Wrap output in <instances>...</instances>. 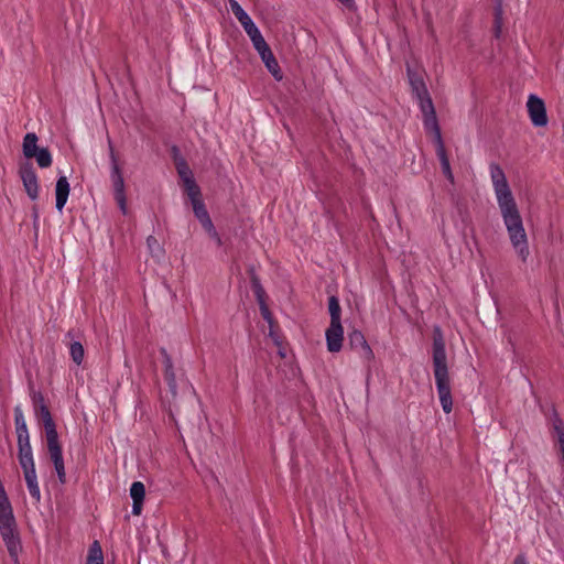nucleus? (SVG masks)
I'll return each instance as SVG.
<instances>
[{"label": "nucleus", "mask_w": 564, "mask_h": 564, "mask_svg": "<svg viewBox=\"0 0 564 564\" xmlns=\"http://www.w3.org/2000/svg\"><path fill=\"white\" fill-rule=\"evenodd\" d=\"M433 370L442 409L445 413L453 410V399L445 350V339L440 326L433 328Z\"/></svg>", "instance_id": "1"}, {"label": "nucleus", "mask_w": 564, "mask_h": 564, "mask_svg": "<svg viewBox=\"0 0 564 564\" xmlns=\"http://www.w3.org/2000/svg\"><path fill=\"white\" fill-rule=\"evenodd\" d=\"M0 534L7 546V550L15 563L21 550V541L18 531V524L13 514V509L9 497L0 480Z\"/></svg>", "instance_id": "2"}, {"label": "nucleus", "mask_w": 564, "mask_h": 564, "mask_svg": "<svg viewBox=\"0 0 564 564\" xmlns=\"http://www.w3.org/2000/svg\"><path fill=\"white\" fill-rule=\"evenodd\" d=\"M499 208L512 247L516 249L521 260L527 261L530 253L528 239L516 200L499 205Z\"/></svg>", "instance_id": "3"}, {"label": "nucleus", "mask_w": 564, "mask_h": 564, "mask_svg": "<svg viewBox=\"0 0 564 564\" xmlns=\"http://www.w3.org/2000/svg\"><path fill=\"white\" fill-rule=\"evenodd\" d=\"M185 189L192 202L195 217L199 220L202 227L214 238L218 246H220L221 238L215 229V226L209 217L204 202L200 198V189L194 178H185Z\"/></svg>", "instance_id": "4"}, {"label": "nucleus", "mask_w": 564, "mask_h": 564, "mask_svg": "<svg viewBox=\"0 0 564 564\" xmlns=\"http://www.w3.org/2000/svg\"><path fill=\"white\" fill-rule=\"evenodd\" d=\"M39 138L36 133L29 132L23 138L22 152L25 159H35L39 167L47 169L53 163V158L47 148L37 147Z\"/></svg>", "instance_id": "5"}, {"label": "nucleus", "mask_w": 564, "mask_h": 564, "mask_svg": "<svg viewBox=\"0 0 564 564\" xmlns=\"http://www.w3.org/2000/svg\"><path fill=\"white\" fill-rule=\"evenodd\" d=\"M109 152H110V160H111V182L113 186V196L115 199L122 212V214H127V198L124 193V180L122 176L121 169L118 164L117 156L115 153V150L109 143Z\"/></svg>", "instance_id": "6"}, {"label": "nucleus", "mask_w": 564, "mask_h": 564, "mask_svg": "<svg viewBox=\"0 0 564 564\" xmlns=\"http://www.w3.org/2000/svg\"><path fill=\"white\" fill-rule=\"evenodd\" d=\"M490 176L497 196L498 205L513 202L514 197L508 184L506 174L499 164H490Z\"/></svg>", "instance_id": "7"}, {"label": "nucleus", "mask_w": 564, "mask_h": 564, "mask_svg": "<svg viewBox=\"0 0 564 564\" xmlns=\"http://www.w3.org/2000/svg\"><path fill=\"white\" fill-rule=\"evenodd\" d=\"M45 438H46L47 453H48L50 459L54 465V468L56 470L59 482L62 485H64V484H66V471H65L62 445L58 440V434L54 433L52 435L45 436Z\"/></svg>", "instance_id": "8"}, {"label": "nucleus", "mask_w": 564, "mask_h": 564, "mask_svg": "<svg viewBox=\"0 0 564 564\" xmlns=\"http://www.w3.org/2000/svg\"><path fill=\"white\" fill-rule=\"evenodd\" d=\"M32 403L35 416L43 424L45 436L57 433L56 424L52 417L47 404L45 403L44 395L41 392L33 391Z\"/></svg>", "instance_id": "9"}, {"label": "nucleus", "mask_w": 564, "mask_h": 564, "mask_svg": "<svg viewBox=\"0 0 564 564\" xmlns=\"http://www.w3.org/2000/svg\"><path fill=\"white\" fill-rule=\"evenodd\" d=\"M419 101L420 109L423 113V124L427 132L433 134V138L442 134L441 128L437 121L436 111L430 94L415 97Z\"/></svg>", "instance_id": "10"}, {"label": "nucleus", "mask_w": 564, "mask_h": 564, "mask_svg": "<svg viewBox=\"0 0 564 564\" xmlns=\"http://www.w3.org/2000/svg\"><path fill=\"white\" fill-rule=\"evenodd\" d=\"M19 176L23 183L28 196L35 200L39 197L37 175L31 162L25 161L19 165Z\"/></svg>", "instance_id": "11"}, {"label": "nucleus", "mask_w": 564, "mask_h": 564, "mask_svg": "<svg viewBox=\"0 0 564 564\" xmlns=\"http://www.w3.org/2000/svg\"><path fill=\"white\" fill-rule=\"evenodd\" d=\"M527 108L533 126L545 127L547 124L549 119L543 99L535 95H530L527 101Z\"/></svg>", "instance_id": "12"}, {"label": "nucleus", "mask_w": 564, "mask_h": 564, "mask_svg": "<svg viewBox=\"0 0 564 564\" xmlns=\"http://www.w3.org/2000/svg\"><path fill=\"white\" fill-rule=\"evenodd\" d=\"M348 344L352 350L360 355L361 358L366 360H371L373 358L372 349L360 330L354 329L348 334Z\"/></svg>", "instance_id": "13"}, {"label": "nucleus", "mask_w": 564, "mask_h": 564, "mask_svg": "<svg viewBox=\"0 0 564 564\" xmlns=\"http://www.w3.org/2000/svg\"><path fill=\"white\" fill-rule=\"evenodd\" d=\"M325 336L328 351H340L344 340V328L341 323H330L326 329Z\"/></svg>", "instance_id": "14"}, {"label": "nucleus", "mask_w": 564, "mask_h": 564, "mask_svg": "<svg viewBox=\"0 0 564 564\" xmlns=\"http://www.w3.org/2000/svg\"><path fill=\"white\" fill-rule=\"evenodd\" d=\"M433 142L435 144L436 155L440 160L442 172L444 176L451 182L454 183V175L451 169L449 159L446 153V149L444 145V141L442 134H438L433 138Z\"/></svg>", "instance_id": "15"}, {"label": "nucleus", "mask_w": 564, "mask_h": 564, "mask_svg": "<svg viewBox=\"0 0 564 564\" xmlns=\"http://www.w3.org/2000/svg\"><path fill=\"white\" fill-rule=\"evenodd\" d=\"M24 479L31 497L36 501H41V491L37 484L35 465L22 467Z\"/></svg>", "instance_id": "16"}, {"label": "nucleus", "mask_w": 564, "mask_h": 564, "mask_svg": "<svg viewBox=\"0 0 564 564\" xmlns=\"http://www.w3.org/2000/svg\"><path fill=\"white\" fill-rule=\"evenodd\" d=\"M161 355L163 356L164 364V378L167 382L169 389L173 395H176L177 384L174 372V367L172 362L171 356L167 354L165 348L160 349Z\"/></svg>", "instance_id": "17"}, {"label": "nucleus", "mask_w": 564, "mask_h": 564, "mask_svg": "<svg viewBox=\"0 0 564 564\" xmlns=\"http://www.w3.org/2000/svg\"><path fill=\"white\" fill-rule=\"evenodd\" d=\"M70 186L66 176H59L55 185L56 209L62 212L69 195Z\"/></svg>", "instance_id": "18"}, {"label": "nucleus", "mask_w": 564, "mask_h": 564, "mask_svg": "<svg viewBox=\"0 0 564 564\" xmlns=\"http://www.w3.org/2000/svg\"><path fill=\"white\" fill-rule=\"evenodd\" d=\"M130 496L133 500L132 513L140 516L143 507V500L145 496V487L141 481H134L130 487Z\"/></svg>", "instance_id": "19"}, {"label": "nucleus", "mask_w": 564, "mask_h": 564, "mask_svg": "<svg viewBox=\"0 0 564 564\" xmlns=\"http://www.w3.org/2000/svg\"><path fill=\"white\" fill-rule=\"evenodd\" d=\"M408 78L411 86L412 94L415 97H420L429 93L426 85L423 80V77L415 70H413L409 65L406 67Z\"/></svg>", "instance_id": "20"}, {"label": "nucleus", "mask_w": 564, "mask_h": 564, "mask_svg": "<svg viewBox=\"0 0 564 564\" xmlns=\"http://www.w3.org/2000/svg\"><path fill=\"white\" fill-rule=\"evenodd\" d=\"M259 55H260L262 62L264 63L265 67L268 68V70L271 73V75L276 80H281L283 78V75H282L281 68L279 66V63H278L275 56L273 55L271 48L270 47L267 48L265 51L261 52Z\"/></svg>", "instance_id": "21"}, {"label": "nucleus", "mask_w": 564, "mask_h": 564, "mask_svg": "<svg viewBox=\"0 0 564 564\" xmlns=\"http://www.w3.org/2000/svg\"><path fill=\"white\" fill-rule=\"evenodd\" d=\"M18 458L21 467L34 465L30 438L18 443Z\"/></svg>", "instance_id": "22"}, {"label": "nucleus", "mask_w": 564, "mask_h": 564, "mask_svg": "<svg viewBox=\"0 0 564 564\" xmlns=\"http://www.w3.org/2000/svg\"><path fill=\"white\" fill-rule=\"evenodd\" d=\"M86 564H104V554L98 541H94L88 550Z\"/></svg>", "instance_id": "23"}, {"label": "nucleus", "mask_w": 564, "mask_h": 564, "mask_svg": "<svg viewBox=\"0 0 564 564\" xmlns=\"http://www.w3.org/2000/svg\"><path fill=\"white\" fill-rule=\"evenodd\" d=\"M328 312L330 315V323H341V308L337 296L332 295L328 299Z\"/></svg>", "instance_id": "24"}, {"label": "nucleus", "mask_w": 564, "mask_h": 564, "mask_svg": "<svg viewBox=\"0 0 564 564\" xmlns=\"http://www.w3.org/2000/svg\"><path fill=\"white\" fill-rule=\"evenodd\" d=\"M248 274H249V278H250V282H251V288H252V291L254 293V296L256 297H261V295H265V291L260 282V279L258 276V274L256 273V269L253 265H250L248 268Z\"/></svg>", "instance_id": "25"}, {"label": "nucleus", "mask_w": 564, "mask_h": 564, "mask_svg": "<svg viewBox=\"0 0 564 564\" xmlns=\"http://www.w3.org/2000/svg\"><path fill=\"white\" fill-rule=\"evenodd\" d=\"M69 354L72 357V360L77 365H82L84 360V347L80 341L73 340L69 344Z\"/></svg>", "instance_id": "26"}, {"label": "nucleus", "mask_w": 564, "mask_h": 564, "mask_svg": "<svg viewBox=\"0 0 564 564\" xmlns=\"http://www.w3.org/2000/svg\"><path fill=\"white\" fill-rule=\"evenodd\" d=\"M230 10L237 20L241 23L250 19L249 14L242 9V7L236 0H229Z\"/></svg>", "instance_id": "27"}, {"label": "nucleus", "mask_w": 564, "mask_h": 564, "mask_svg": "<svg viewBox=\"0 0 564 564\" xmlns=\"http://www.w3.org/2000/svg\"><path fill=\"white\" fill-rule=\"evenodd\" d=\"M260 307L261 315L263 319H265L270 325L272 324V314L265 303V295H261V297H256Z\"/></svg>", "instance_id": "28"}, {"label": "nucleus", "mask_w": 564, "mask_h": 564, "mask_svg": "<svg viewBox=\"0 0 564 564\" xmlns=\"http://www.w3.org/2000/svg\"><path fill=\"white\" fill-rule=\"evenodd\" d=\"M147 245L152 256L160 257L163 253V249L155 237L149 236Z\"/></svg>", "instance_id": "29"}, {"label": "nucleus", "mask_w": 564, "mask_h": 564, "mask_svg": "<svg viewBox=\"0 0 564 564\" xmlns=\"http://www.w3.org/2000/svg\"><path fill=\"white\" fill-rule=\"evenodd\" d=\"M250 40L259 54L270 47L265 42L264 37L262 36L261 32L251 37Z\"/></svg>", "instance_id": "30"}, {"label": "nucleus", "mask_w": 564, "mask_h": 564, "mask_svg": "<svg viewBox=\"0 0 564 564\" xmlns=\"http://www.w3.org/2000/svg\"><path fill=\"white\" fill-rule=\"evenodd\" d=\"M241 25H242V28L245 29L246 33L249 35L250 39L260 33L259 29L253 23L251 18L248 19L247 21H245L243 23H241Z\"/></svg>", "instance_id": "31"}, {"label": "nucleus", "mask_w": 564, "mask_h": 564, "mask_svg": "<svg viewBox=\"0 0 564 564\" xmlns=\"http://www.w3.org/2000/svg\"><path fill=\"white\" fill-rule=\"evenodd\" d=\"M501 33V6L496 8L495 14V36L499 37Z\"/></svg>", "instance_id": "32"}, {"label": "nucleus", "mask_w": 564, "mask_h": 564, "mask_svg": "<svg viewBox=\"0 0 564 564\" xmlns=\"http://www.w3.org/2000/svg\"><path fill=\"white\" fill-rule=\"evenodd\" d=\"M177 172L184 182L186 177L193 178L192 172L184 161L177 164Z\"/></svg>", "instance_id": "33"}, {"label": "nucleus", "mask_w": 564, "mask_h": 564, "mask_svg": "<svg viewBox=\"0 0 564 564\" xmlns=\"http://www.w3.org/2000/svg\"><path fill=\"white\" fill-rule=\"evenodd\" d=\"M14 423H15V427L26 425V422H25L24 415H23V411L19 405L14 408Z\"/></svg>", "instance_id": "34"}, {"label": "nucleus", "mask_w": 564, "mask_h": 564, "mask_svg": "<svg viewBox=\"0 0 564 564\" xmlns=\"http://www.w3.org/2000/svg\"><path fill=\"white\" fill-rule=\"evenodd\" d=\"M15 432H17V436H18V443H21V442L26 441L28 438H30L26 425L17 426L15 427Z\"/></svg>", "instance_id": "35"}, {"label": "nucleus", "mask_w": 564, "mask_h": 564, "mask_svg": "<svg viewBox=\"0 0 564 564\" xmlns=\"http://www.w3.org/2000/svg\"><path fill=\"white\" fill-rule=\"evenodd\" d=\"M513 564H524V558L522 555H518L513 562Z\"/></svg>", "instance_id": "36"}, {"label": "nucleus", "mask_w": 564, "mask_h": 564, "mask_svg": "<svg viewBox=\"0 0 564 564\" xmlns=\"http://www.w3.org/2000/svg\"><path fill=\"white\" fill-rule=\"evenodd\" d=\"M339 1L347 7H351L354 4V0H339Z\"/></svg>", "instance_id": "37"}, {"label": "nucleus", "mask_w": 564, "mask_h": 564, "mask_svg": "<svg viewBox=\"0 0 564 564\" xmlns=\"http://www.w3.org/2000/svg\"><path fill=\"white\" fill-rule=\"evenodd\" d=\"M66 336L73 340L75 338V332L73 329L68 330Z\"/></svg>", "instance_id": "38"}, {"label": "nucleus", "mask_w": 564, "mask_h": 564, "mask_svg": "<svg viewBox=\"0 0 564 564\" xmlns=\"http://www.w3.org/2000/svg\"><path fill=\"white\" fill-rule=\"evenodd\" d=\"M33 218H34V221H36L39 218L37 208L35 206L33 207Z\"/></svg>", "instance_id": "39"}]
</instances>
